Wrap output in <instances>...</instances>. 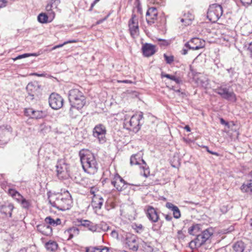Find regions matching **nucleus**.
I'll return each mask as SVG.
<instances>
[{
	"mask_svg": "<svg viewBox=\"0 0 252 252\" xmlns=\"http://www.w3.org/2000/svg\"><path fill=\"white\" fill-rule=\"evenodd\" d=\"M49 202L52 206L62 211L69 209L72 203L71 196L67 190L63 193H58L51 195Z\"/></svg>",
	"mask_w": 252,
	"mask_h": 252,
	"instance_id": "1",
	"label": "nucleus"
},
{
	"mask_svg": "<svg viewBox=\"0 0 252 252\" xmlns=\"http://www.w3.org/2000/svg\"><path fill=\"white\" fill-rule=\"evenodd\" d=\"M80 161L84 171L90 174H95L98 170V164L94 155L80 153Z\"/></svg>",
	"mask_w": 252,
	"mask_h": 252,
	"instance_id": "2",
	"label": "nucleus"
},
{
	"mask_svg": "<svg viewBox=\"0 0 252 252\" xmlns=\"http://www.w3.org/2000/svg\"><path fill=\"white\" fill-rule=\"evenodd\" d=\"M143 118V113L140 112L138 114L133 115L129 121H126L125 119L124 123V127L127 130L136 133L139 130L142 125L141 121Z\"/></svg>",
	"mask_w": 252,
	"mask_h": 252,
	"instance_id": "3",
	"label": "nucleus"
},
{
	"mask_svg": "<svg viewBox=\"0 0 252 252\" xmlns=\"http://www.w3.org/2000/svg\"><path fill=\"white\" fill-rule=\"evenodd\" d=\"M68 99L70 104L78 108H82L86 103V97L83 93L77 89H72L69 92Z\"/></svg>",
	"mask_w": 252,
	"mask_h": 252,
	"instance_id": "4",
	"label": "nucleus"
},
{
	"mask_svg": "<svg viewBox=\"0 0 252 252\" xmlns=\"http://www.w3.org/2000/svg\"><path fill=\"white\" fill-rule=\"evenodd\" d=\"M222 13V7L218 4H214L209 6L207 17L212 23H215L221 17Z\"/></svg>",
	"mask_w": 252,
	"mask_h": 252,
	"instance_id": "5",
	"label": "nucleus"
},
{
	"mask_svg": "<svg viewBox=\"0 0 252 252\" xmlns=\"http://www.w3.org/2000/svg\"><path fill=\"white\" fill-rule=\"evenodd\" d=\"M213 235L212 229H206L202 231L200 234H196V237L194 241L190 242V245L194 243L196 247H200L206 242H210V238Z\"/></svg>",
	"mask_w": 252,
	"mask_h": 252,
	"instance_id": "6",
	"label": "nucleus"
},
{
	"mask_svg": "<svg viewBox=\"0 0 252 252\" xmlns=\"http://www.w3.org/2000/svg\"><path fill=\"white\" fill-rule=\"evenodd\" d=\"M189 69L195 83L198 86L206 89L209 85V79L207 75L197 72L194 70L191 65H189Z\"/></svg>",
	"mask_w": 252,
	"mask_h": 252,
	"instance_id": "7",
	"label": "nucleus"
},
{
	"mask_svg": "<svg viewBox=\"0 0 252 252\" xmlns=\"http://www.w3.org/2000/svg\"><path fill=\"white\" fill-rule=\"evenodd\" d=\"M215 92L220 95L222 98L229 101L235 102L237 100L236 96L232 91H229V89L225 85H221L218 87Z\"/></svg>",
	"mask_w": 252,
	"mask_h": 252,
	"instance_id": "8",
	"label": "nucleus"
},
{
	"mask_svg": "<svg viewBox=\"0 0 252 252\" xmlns=\"http://www.w3.org/2000/svg\"><path fill=\"white\" fill-rule=\"evenodd\" d=\"M93 136L97 138L99 142L102 143L105 142L106 129L103 124L96 125L93 129Z\"/></svg>",
	"mask_w": 252,
	"mask_h": 252,
	"instance_id": "9",
	"label": "nucleus"
},
{
	"mask_svg": "<svg viewBox=\"0 0 252 252\" xmlns=\"http://www.w3.org/2000/svg\"><path fill=\"white\" fill-rule=\"evenodd\" d=\"M49 103L52 109L58 110L62 107L63 99L59 94L52 93L49 96Z\"/></svg>",
	"mask_w": 252,
	"mask_h": 252,
	"instance_id": "10",
	"label": "nucleus"
},
{
	"mask_svg": "<svg viewBox=\"0 0 252 252\" xmlns=\"http://www.w3.org/2000/svg\"><path fill=\"white\" fill-rule=\"evenodd\" d=\"M122 241L126 245L130 250L133 251H137L138 245L137 244L136 238L134 235L127 233L125 236L123 237Z\"/></svg>",
	"mask_w": 252,
	"mask_h": 252,
	"instance_id": "11",
	"label": "nucleus"
},
{
	"mask_svg": "<svg viewBox=\"0 0 252 252\" xmlns=\"http://www.w3.org/2000/svg\"><path fill=\"white\" fill-rule=\"evenodd\" d=\"M57 176L60 179H65L68 177V165L64 162L59 161L56 165Z\"/></svg>",
	"mask_w": 252,
	"mask_h": 252,
	"instance_id": "12",
	"label": "nucleus"
},
{
	"mask_svg": "<svg viewBox=\"0 0 252 252\" xmlns=\"http://www.w3.org/2000/svg\"><path fill=\"white\" fill-rule=\"evenodd\" d=\"M185 46L192 50H197L205 47V41L199 38L194 37L191 39L189 42L186 43Z\"/></svg>",
	"mask_w": 252,
	"mask_h": 252,
	"instance_id": "13",
	"label": "nucleus"
},
{
	"mask_svg": "<svg viewBox=\"0 0 252 252\" xmlns=\"http://www.w3.org/2000/svg\"><path fill=\"white\" fill-rule=\"evenodd\" d=\"M128 28L130 35L134 37L139 34V26L135 14H132L128 21Z\"/></svg>",
	"mask_w": 252,
	"mask_h": 252,
	"instance_id": "14",
	"label": "nucleus"
},
{
	"mask_svg": "<svg viewBox=\"0 0 252 252\" xmlns=\"http://www.w3.org/2000/svg\"><path fill=\"white\" fill-rule=\"evenodd\" d=\"M111 184L119 191H121L126 188L127 183L118 174H116L111 181Z\"/></svg>",
	"mask_w": 252,
	"mask_h": 252,
	"instance_id": "15",
	"label": "nucleus"
},
{
	"mask_svg": "<svg viewBox=\"0 0 252 252\" xmlns=\"http://www.w3.org/2000/svg\"><path fill=\"white\" fill-rule=\"evenodd\" d=\"M60 3V0H50L46 5V10L51 18V21H52L55 18V13L54 10H56V11L59 10L58 6Z\"/></svg>",
	"mask_w": 252,
	"mask_h": 252,
	"instance_id": "16",
	"label": "nucleus"
},
{
	"mask_svg": "<svg viewBox=\"0 0 252 252\" xmlns=\"http://www.w3.org/2000/svg\"><path fill=\"white\" fill-rule=\"evenodd\" d=\"M146 21L149 25L155 23L156 20H158V11L155 7L148 8L146 12Z\"/></svg>",
	"mask_w": 252,
	"mask_h": 252,
	"instance_id": "17",
	"label": "nucleus"
},
{
	"mask_svg": "<svg viewBox=\"0 0 252 252\" xmlns=\"http://www.w3.org/2000/svg\"><path fill=\"white\" fill-rule=\"evenodd\" d=\"M138 157V155H132L130 158V163L131 165H137V164H141L140 161H141L143 163V164L144 165V166H142V168L144 170V176L145 177H148L150 173V171L149 170V167L147 166L146 163L145 161L142 159H140V157H138V158H137L136 157Z\"/></svg>",
	"mask_w": 252,
	"mask_h": 252,
	"instance_id": "18",
	"label": "nucleus"
},
{
	"mask_svg": "<svg viewBox=\"0 0 252 252\" xmlns=\"http://www.w3.org/2000/svg\"><path fill=\"white\" fill-rule=\"evenodd\" d=\"M146 215L149 220L152 222H157L159 219L157 209L151 206L147 207Z\"/></svg>",
	"mask_w": 252,
	"mask_h": 252,
	"instance_id": "19",
	"label": "nucleus"
},
{
	"mask_svg": "<svg viewBox=\"0 0 252 252\" xmlns=\"http://www.w3.org/2000/svg\"><path fill=\"white\" fill-rule=\"evenodd\" d=\"M36 228L37 231L44 235L49 236L52 235V228L45 222L37 225Z\"/></svg>",
	"mask_w": 252,
	"mask_h": 252,
	"instance_id": "20",
	"label": "nucleus"
},
{
	"mask_svg": "<svg viewBox=\"0 0 252 252\" xmlns=\"http://www.w3.org/2000/svg\"><path fill=\"white\" fill-rule=\"evenodd\" d=\"M77 222L78 223L77 224L78 226L86 227L89 230L92 232H95L97 230V225L89 220L82 219L77 220Z\"/></svg>",
	"mask_w": 252,
	"mask_h": 252,
	"instance_id": "21",
	"label": "nucleus"
},
{
	"mask_svg": "<svg viewBox=\"0 0 252 252\" xmlns=\"http://www.w3.org/2000/svg\"><path fill=\"white\" fill-rule=\"evenodd\" d=\"M156 46L150 43H145L142 46V52L143 55L146 57H149L156 52Z\"/></svg>",
	"mask_w": 252,
	"mask_h": 252,
	"instance_id": "22",
	"label": "nucleus"
},
{
	"mask_svg": "<svg viewBox=\"0 0 252 252\" xmlns=\"http://www.w3.org/2000/svg\"><path fill=\"white\" fill-rule=\"evenodd\" d=\"M26 90L28 93L26 98L28 100H32L35 94V91L36 90V86L32 83H30L27 86Z\"/></svg>",
	"mask_w": 252,
	"mask_h": 252,
	"instance_id": "23",
	"label": "nucleus"
},
{
	"mask_svg": "<svg viewBox=\"0 0 252 252\" xmlns=\"http://www.w3.org/2000/svg\"><path fill=\"white\" fill-rule=\"evenodd\" d=\"M194 16L191 11H188L184 14V17L181 19V22L187 26L190 25L194 20Z\"/></svg>",
	"mask_w": 252,
	"mask_h": 252,
	"instance_id": "24",
	"label": "nucleus"
},
{
	"mask_svg": "<svg viewBox=\"0 0 252 252\" xmlns=\"http://www.w3.org/2000/svg\"><path fill=\"white\" fill-rule=\"evenodd\" d=\"M14 208V205L12 203H5L0 206V212L5 215H9L10 218L12 217V212Z\"/></svg>",
	"mask_w": 252,
	"mask_h": 252,
	"instance_id": "25",
	"label": "nucleus"
},
{
	"mask_svg": "<svg viewBox=\"0 0 252 252\" xmlns=\"http://www.w3.org/2000/svg\"><path fill=\"white\" fill-rule=\"evenodd\" d=\"M165 206L173 212V216L175 219H179L181 217V213L178 207L170 202H167Z\"/></svg>",
	"mask_w": 252,
	"mask_h": 252,
	"instance_id": "26",
	"label": "nucleus"
},
{
	"mask_svg": "<svg viewBox=\"0 0 252 252\" xmlns=\"http://www.w3.org/2000/svg\"><path fill=\"white\" fill-rule=\"evenodd\" d=\"M103 203V198L99 195H94L92 198V205L95 208L100 209Z\"/></svg>",
	"mask_w": 252,
	"mask_h": 252,
	"instance_id": "27",
	"label": "nucleus"
},
{
	"mask_svg": "<svg viewBox=\"0 0 252 252\" xmlns=\"http://www.w3.org/2000/svg\"><path fill=\"white\" fill-rule=\"evenodd\" d=\"M240 189L242 192L252 196V180H250L244 183Z\"/></svg>",
	"mask_w": 252,
	"mask_h": 252,
	"instance_id": "28",
	"label": "nucleus"
},
{
	"mask_svg": "<svg viewBox=\"0 0 252 252\" xmlns=\"http://www.w3.org/2000/svg\"><path fill=\"white\" fill-rule=\"evenodd\" d=\"M44 221L49 225V226H51L52 228V227H56L59 225H61L62 223V220L60 219L57 218L56 219H54L50 216L47 217L45 219Z\"/></svg>",
	"mask_w": 252,
	"mask_h": 252,
	"instance_id": "29",
	"label": "nucleus"
},
{
	"mask_svg": "<svg viewBox=\"0 0 252 252\" xmlns=\"http://www.w3.org/2000/svg\"><path fill=\"white\" fill-rule=\"evenodd\" d=\"M157 23L156 26H157L158 30L163 31L166 28V19L164 15H160L159 17H158Z\"/></svg>",
	"mask_w": 252,
	"mask_h": 252,
	"instance_id": "30",
	"label": "nucleus"
},
{
	"mask_svg": "<svg viewBox=\"0 0 252 252\" xmlns=\"http://www.w3.org/2000/svg\"><path fill=\"white\" fill-rule=\"evenodd\" d=\"M70 105L71 107L69 109V115L71 118H76L77 116L80 114V110L82 108H78L76 106L72 104H70Z\"/></svg>",
	"mask_w": 252,
	"mask_h": 252,
	"instance_id": "31",
	"label": "nucleus"
},
{
	"mask_svg": "<svg viewBox=\"0 0 252 252\" xmlns=\"http://www.w3.org/2000/svg\"><path fill=\"white\" fill-rule=\"evenodd\" d=\"M37 20L39 23L42 24L47 23L52 21H51V18L49 15L48 13L46 14L45 13H40L37 16Z\"/></svg>",
	"mask_w": 252,
	"mask_h": 252,
	"instance_id": "32",
	"label": "nucleus"
},
{
	"mask_svg": "<svg viewBox=\"0 0 252 252\" xmlns=\"http://www.w3.org/2000/svg\"><path fill=\"white\" fill-rule=\"evenodd\" d=\"M45 248L48 251L55 252L58 248V245L56 241L50 240L45 244Z\"/></svg>",
	"mask_w": 252,
	"mask_h": 252,
	"instance_id": "33",
	"label": "nucleus"
},
{
	"mask_svg": "<svg viewBox=\"0 0 252 252\" xmlns=\"http://www.w3.org/2000/svg\"><path fill=\"white\" fill-rule=\"evenodd\" d=\"M233 248L235 252H243L245 246L244 242L240 241L235 243L233 246Z\"/></svg>",
	"mask_w": 252,
	"mask_h": 252,
	"instance_id": "34",
	"label": "nucleus"
},
{
	"mask_svg": "<svg viewBox=\"0 0 252 252\" xmlns=\"http://www.w3.org/2000/svg\"><path fill=\"white\" fill-rule=\"evenodd\" d=\"M36 56V54L25 53V54H23L22 55H20L15 58H10L8 60V62H9L10 63H11V62H14L18 59H21L29 57L30 56Z\"/></svg>",
	"mask_w": 252,
	"mask_h": 252,
	"instance_id": "35",
	"label": "nucleus"
},
{
	"mask_svg": "<svg viewBox=\"0 0 252 252\" xmlns=\"http://www.w3.org/2000/svg\"><path fill=\"white\" fill-rule=\"evenodd\" d=\"M200 229V225L198 224L193 225L188 229V232L190 235H196Z\"/></svg>",
	"mask_w": 252,
	"mask_h": 252,
	"instance_id": "36",
	"label": "nucleus"
},
{
	"mask_svg": "<svg viewBox=\"0 0 252 252\" xmlns=\"http://www.w3.org/2000/svg\"><path fill=\"white\" fill-rule=\"evenodd\" d=\"M227 70L228 71V73L230 74V76L231 78V80L229 82L230 83H232L235 82L238 78V73L234 71V70L232 68L227 69Z\"/></svg>",
	"mask_w": 252,
	"mask_h": 252,
	"instance_id": "37",
	"label": "nucleus"
},
{
	"mask_svg": "<svg viewBox=\"0 0 252 252\" xmlns=\"http://www.w3.org/2000/svg\"><path fill=\"white\" fill-rule=\"evenodd\" d=\"M10 134V131L4 126H0V138L2 139L3 137L8 136Z\"/></svg>",
	"mask_w": 252,
	"mask_h": 252,
	"instance_id": "38",
	"label": "nucleus"
},
{
	"mask_svg": "<svg viewBox=\"0 0 252 252\" xmlns=\"http://www.w3.org/2000/svg\"><path fill=\"white\" fill-rule=\"evenodd\" d=\"M19 203L21 204L22 208L26 209H28L31 205V201L27 200L25 198H24Z\"/></svg>",
	"mask_w": 252,
	"mask_h": 252,
	"instance_id": "39",
	"label": "nucleus"
},
{
	"mask_svg": "<svg viewBox=\"0 0 252 252\" xmlns=\"http://www.w3.org/2000/svg\"><path fill=\"white\" fill-rule=\"evenodd\" d=\"M32 119H38L42 118L44 116V113L42 111L34 110L32 114Z\"/></svg>",
	"mask_w": 252,
	"mask_h": 252,
	"instance_id": "40",
	"label": "nucleus"
},
{
	"mask_svg": "<svg viewBox=\"0 0 252 252\" xmlns=\"http://www.w3.org/2000/svg\"><path fill=\"white\" fill-rule=\"evenodd\" d=\"M69 231L70 232L72 238L75 236L78 235L79 234L80 230L76 227H72L69 228Z\"/></svg>",
	"mask_w": 252,
	"mask_h": 252,
	"instance_id": "41",
	"label": "nucleus"
},
{
	"mask_svg": "<svg viewBox=\"0 0 252 252\" xmlns=\"http://www.w3.org/2000/svg\"><path fill=\"white\" fill-rule=\"evenodd\" d=\"M93 250L92 252H109V249L106 247H103L102 248L94 247Z\"/></svg>",
	"mask_w": 252,
	"mask_h": 252,
	"instance_id": "42",
	"label": "nucleus"
},
{
	"mask_svg": "<svg viewBox=\"0 0 252 252\" xmlns=\"http://www.w3.org/2000/svg\"><path fill=\"white\" fill-rule=\"evenodd\" d=\"M163 57L166 63H172L174 61V57L173 55H168L166 54H164Z\"/></svg>",
	"mask_w": 252,
	"mask_h": 252,
	"instance_id": "43",
	"label": "nucleus"
},
{
	"mask_svg": "<svg viewBox=\"0 0 252 252\" xmlns=\"http://www.w3.org/2000/svg\"><path fill=\"white\" fill-rule=\"evenodd\" d=\"M75 42H76V40H68V41L64 42L62 44H58V45H57L54 46L53 47V48H52V50H54V49H56L57 48L62 47L63 45H66V44H67L68 43H75Z\"/></svg>",
	"mask_w": 252,
	"mask_h": 252,
	"instance_id": "44",
	"label": "nucleus"
},
{
	"mask_svg": "<svg viewBox=\"0 0 252 252\" xmlns=\"http://www.w3.org/2000/svg\"><path fill=\"white\" fill-rule=\"evenodd\" d=\"M34 110L31 108H25L24 110V114L26 116L30 117L32 118L33 115L32 114L34 113Z\"/></svg>",
	"mask_w": 252,
	"mask_h": 252,
	"instance_id": "45",
	"label": "nucleus"
},
{
	"mask_svg": "<svg viewBox=\"0 0 252 252\" xmlns=\"http://www.w3.org/2000/svg\"><path fill=\"white\" fill-rule=\"evenodd\" d=\"M24 197L19 192H18L16 195L14 196L13 198L15 199L18 203H20L21 200Z\"/></svg>",
	"mask_w": 252,
	"mask_h": 252,
	"instance_id": "46",
	"label": "nucleus"
},
{
	"mask_svg": "<svg viewBox=\"0 0 252 252\" xmlns=\"http://www.w3.org/2000/svg\"><path fill=\"white\" fill-rule=\"evenodd\" d=\"M18 191L13 189H9L8 190V194L10 195L12 198L14 197L15 195L17 193Z\"/></svg>",
	"mask_w": 252,
	"mask_h": 252,
	"instance_id": "47",
	"label": "nucleus"
},
{
	"mask_svg": "<svg viewBox=\"0 0 252 252\" xmlns=\"http://www.w3.org/2000/svg\"><path fill=\"white\" fill-rule=\"evenodd\" d=\"M64 235L65 236H66L67 240H69L72 239L71 235L69 228L64 231Z\"/></svg>",
	"mask_w": 252,
	"mask_h": 252,
	"instance_id": "48",
	"label": "nucleus"
},
{
	"mask_svg": "<svg viewBox=\"0 0 252 252\" xmlns=\"http://www.w3.org/2000/svg\"><path fill=\"white\" fill-rule=\"evenodd\" d=\"M243 5L249 6L252 3V0H240Z\"/></svg>",
	"mask_w": 252,
	"mask_h": 252,
	"instance_id": "49",
	"label": "nucleus"
},
{
	"mask_svg": "<svg viewBox=\"0 0 252 252\" xmlns=\"http://www.w3.org/2000/svg\"><path fill=\"white\" fill-rule=\"evenodd\" d=\"M161 76L162 77H165L167 78H168L171 80H175V76L173 75H171L168 74H164L163 73H161Z\"/></svg>",
	"mask_w": 252,
	"mask_h": 252,
	"instance_id": "50",
	"label": "nucleus"
},
{
	"mask_svg": "<svg viewBox=\"0 0 252 252\" xmlns=\"http://www.w3.org/2000/svg\"><path fill=\"white\" fill-rule=\"evenodd\" d=\"M159 41H160L161 43H160V45L162 46H166L168 44V42L165 40V39H162L161 38H159L158 39Z\"/></svg>",
	"mask_w": 252,
	"mask_h": 252,
	"instance_id": "51",
	"label": "nucleus"
},
{
	"mask_svg": "<svg viewBox=\"0 0 252 252\" xmlns=\"http://www.w3.org/2000/svg\"><path fill=\"white\" fill-rule=\"evenodd\" d=\"M248 54L252 58V43H251L248 48Z\"/></svg>",
	"mask_w": 252,
	"mask_h": 252,
	"instance_id": "52",
	"label": "nucleus"
},
{
	"mask_svg": "<svg viewBox=\"0 0 252 252\" xmlns=\"http://www.w3.org/2000/svg\"><path fill=\"white\" fill-rule=\"evenodd\" d=\"M7 2L6 0H0V8L5 7Z\"/></svg>",
	"mask_w": 252,
	"mask_h": 252,
	"instance_id": "53",
	"label": "nucleus"
},
{
	"mask_svg": "<svg viewBox=\"0 0 252 252\" xmlns=\"http://www.w3.org/2000/svg\"><path fill=\"white\" fill-rule=\"evenodd\" d=\"M111 235L113 237L116 238H118V236H119L118 232L116 230H114L112 231V232L111 233Z\"/></svg>",
	"mask_w": 252,
	"mask_h": 252,
	"instance_id": "54",
	"label": "nucleus"
},
{
	"mask_svg": "<svg viewBox=\"0 0 252 252\" xmlns=\"http://www.w3.org/2000/svg\"><path fill=\"white\" fill-rule=\"evenodd\" d=\"M220 123L221 124L228 126L229 124L227 122H226L223 118L220 119Z\"/></svg>",
	"mask_w": 252,
	"mask_h": 252,
	"instance_id": "55",
	"label": "nucleus"
},
{
	"mask_svg": "<svg viewBox=\"0 0 252 252\" xmlns=\"http://www.w3.org/2000/svg\"><path fill=\"white\" fill-rule=\"evenodd\" d=\"M163 215L165 217V219L167 221H171L172 220V217L170 215Z\"/></svg>",
	"mask_w": 252,
	"mask_h": 252,
	"instance_id": "56",
	"label": "nucleus"
},
{
	"mask_svg": "<svg viewBox=\"0 0 252 252\" xmlns=\"http://www.w3.org/2000/svg\"><path fill=\"white\" fill-rule=\"evenodd\" d=\"M205 148L206 149L207 151L209 153L211 154L212 155H214L217 156H219L218 153H217V152H214L211 151V150H209V149L208 147L206 146Z\"/></svg>",
	"mask_w": 252,
	"mask_h": 252,
	"instance_id": "57",
	"label": "nucleus"
},
{
	"mask_svg": "<svg viewBox=\"0 0 252 252\" xmlns=\"http://www.w3.org/2000/svg\"><path fill=\"white\" fill-rule=\"evenodd\" d=\"M120 64H113V67L116 68L118 71H121V68L122 67V65L120 66V67H119Z\"/></svg>",
	"mask_w": 252,
	"mask_h": 252,
	"instance_id": "58",
	"label": "nucleus"
},
{
	"mask_svg": "<svg viewBox=\"0 0 252 252\" xmlns=\"http://www.w3.org/2000/svg\"><path fill=\"white\" fill-rule=\"evenodd\" d=\"M119 83H128V84H131L132 83V82L130 80H120L118 81Z\"/></svg>",
	"mask_w": 252,
	"mask_h": 252,
	"instance_id": "59",
	"label": "nucleus"
},
{
	"mask_svg": "<svg viewBox=\"0 0 252 252\" xmlns=\"http://www.w3.org/2000/svg\"><path fill=\"white\" fill-rule=\"evenodd\" d=\"M202 57L201 55L197 56L193 61L192 63H197L199 62V59Z\"/></svg>",
	"mask_w": 252,
	"mask_h": 252,
	"instance_id": "60",
	"label": "nucleus"
},
{
	"mask_svg": "<svg viewBox=\"0 0 252 252\" xmlns=\"http://www.w3.org/2000/svg\"><path fill=\"white\" fill-rule=\"evenodd\" d=\"M108 16H109V15H107V16L106 17H105L104 18L99 20L97 22V24H100L102 23L103 21H104L105 20H106V19L108 18Z\"/></svg>",
	"mask_w": 252,
	"mask_h": 252,
	"instance_id": "61",
	"label": "nucleus"
},
{
	"mask_svg": "<svg viewBox=\"0 0 252 252\" xmlns=\"http://www.w3.org/2000/svg\"><path fill=\"white\" fill-rule=\"evenodd\" d=\"M96 3H95L94 1L92 3L91 5V7L89 9V11H92L93 9V7H94V6L96 4Z\"/></svg>",
	"mask_w": 252,
	"mask_h": 252,
	"instance_id": "62",
	"label": "nucleus"
},
{
	"mask_svg": "<svg viewBox=\"0 0 252 252\" xmlns=\"http://www.w3.org/2000/svg\"><path fill=\"white\" fill-rule=\"evenodd\" d=\"M96 3H95L94 1L92 3L91 5V7L89 9V11H92L93 9V7H94V6L96 4Z\"/></svg>",
	"mask_w": 252,
	"mask_h": 252,
	"instance_id": "63",
	"label": "nucleus"
},
{
	"mask_svg": "<svg viewBox=\"0 0 252 252\" xmlns=\"http://www.w3.org/2000/svg\"><path fill=\"white\" fill-rule=\"evenodd\" d=\"M95 190V189L94 187L91 188V189H90V193H91V194H93L94 195H95L94 194Z\"/></svg>",
	"mask_w": 252,
	"mask_h": 252,
	"instance_id": "64",
	"label": "nucleus"
}]
</instances>
